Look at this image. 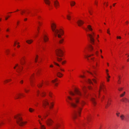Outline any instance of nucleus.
Masks as SVG:
<instances>
[{"label":"nucleus","instance_id":"f257e3e1","mask_svg":"<svg viewBox=\"0 0 129 129\" xmlns=\"http://www.w3.org/2000/svg\"><path fill=\"white\" fill-rule=\"evenodd\" d=\"M74 91V93L71 91L70 92V94L73 96L72 98L68 96V99L69 101H67L72 107L75 108L77 107V104L79 102V96H81V94L79 90L77 89H75Z\"/></svg>","mask_w":129,"mask_h":129},{"label":"nucleus","instance_id":"f03ea898","mask_svg":"<svg viewBox=\"0 0 129 129\" xmlns=\"http://www.w3.org/2000/svg\"><path fill=\"white\" fill-rule=\"evenodd\" d=\"M51 27L52 31L54 33L55 36L61 39L59 40V43L60 44H61L62 43L64 40L63 39H62L61 36L63 35V32L62 30L60 29L59 30L56 29V24L54 23H51Z\"/></svg>","mask_w":129,"mask_h":129},{"label":"nucleus","instance_id":"7ed1b4c3","mask_svg":"<svg viewBox=\"0 0 129 129\" xmlns=\"http://www.w3.org/2000/svg\"><path fill=\"white\" fill-rule=\"evenodd\" d=\"M56 54L57 56L56 57L57 61L58 62H60L62 60V58L59 57H61L63 55V51L60 49L58 48L55 51Z\"/></svg>","mask_w":129,"mask_h":129},{"label":"nucleus","instance_id":"20e7f679","mask_svg":"<svg viewBox=\"0 0 129 129\" xmlns=\"http://www.w3.org/2000/svg\"><path fill=\"white\" fill-rule=\"evenodd\" d=\"M82 109V108L80 107H78L76 109V110L73 115V117L74 119H75L78 115L80 116Z\"/></svg>","mask_w":129,"mask_h":129},{"label":"nucleus","instance_id":"39448f33","mask_svg":"<svg viewBox=\"0 0 129 129\" xmlns=\"http://www.w3.org/2000/svg\"><path fill=\"white\" fill-rule=\"evenodd\" d=\"M43 105L44 108H46V106H48L49 107L50 109H51L54 105L52 102L50 103V104L49 105V103L47 100H44L43 101Z\"/></svg>","mask_w":129,"mask_h":129},{"label":"nucleus","instance_id":"423d86ee","mask_svg":"<svg viewBox=\"0 0 129 129\" xmlns=\"http://www.w3.org/2000/svg\"><path fill=\"white\" fill-rule=\"evenodd\" d=\"M14 118L17 119L16 121L17 123L20 126H22L26 122H23L22 121V119L20 117L18 116H15Z\"/></svg>","mask_w":129,"mask_h":129},{"label":"nucleus","instance_id":"0eeeda50","mask_svg":"<svg viewBox=\"0 0 129 129\" xmlns=\"http://www.w3.org/2000/svg\"><path fill=\"white\" fill-rule=\"evenodd\" d=\"M87 36L89 38L90 43L92 44H94L95 39L94 37L95 34L94 33L92 32L91 34H88L87 35Z\"/></svg>","mask_w":129,"mask_h":129},{"label":"nucleus","instance_id":"6e6552de","mask_svg":"<svg viewBox=\"0 0 129 129\" xmlns=\"http://www.w3.org/2000/svg\"><path fill=\"white\" fill-rule=\"evenodd\" d=\"M16 67H17L16 70L17 72L19 73V75H20L21 74V72L23 69V67L21 66H18V64H17L16 65V66L14 67V69H15Z\"/></svg>","mask_w":129,"mask_h":129},{"label":"nucleus","instance_id":"1a4fd4ad","mask_svg":"<svg viewBox=\"0 0 129 129\" xmlns=\"http://www.w3.org/2000/svg\"><path fill=\"white\" fill-rule=\"evenodd\" d=\"M120 117L121 120L122 121H129V120L126 118L123 114H121L120 116Z\"/></svg>","mask_w":129,"mask_h":129},{"label":"nucleus","instance_id":"9d476101","mask_svg":"<svg viewBox=\"0 0 129 129\" xmlns=\"http://www.w3.org/2000/svg\"><path fill=\"white\" fill-rule=\"evenodd\" d=\"M87 72L91 74L95 78V79H93L92 80L94 83H96V79H97V78L95 76V75H96V74L95 71H93V73H91V72H89L88 71H87Z\"/></svg>","mask_w":129,"mask_h":129},{"label":"nucleus","instance_id":"9b49d317","mask_svg":"<svg viewBox=\"0 0 129 129\" xmlns=\"http://www.w3.org/2000/svg\"><path fill=\"white\" fill-rule=\"evenodd\" d=\"M53 122V121L50 118L48 119L46 121L47 125L48 126L51 125Z\"/></svg>","mask_w":129,"mask_h":129},{"label":"nucleus","instance_id":"f8f14e48","mask_svg":"<svg viewBox=\"0 0 129 129\" xmlns=\"http://www.w3.org/2000/svg\"><path fill=\"white\" fill-rule=\"evenodd\" d=\"M54 5L55 7L57 8L59 6V3L57 0H56L54 2Z\"/></svg>","mask_w":129,"mask_h":129},{"label":"nucleus","instance_id":"ddd939ff","mask_svg":"<svg viewBox=\"0 0 129 129\" xmlns=\"http://www.w3.org/2000/svg\"><path fill=\"white\" fill-rule=\"evenodd\" d=\"M21 95L22 96H24V95L22 94L21 93H17L16 94L15 96V99H19V98H20V96Z\"/></svg>","mask_w":129,"mask_h":129},{"label":"nucleus","instance_id":"4468645a","mask_svg":"<svg viewBox=\"0 0 129 129\" xmlns=\"http://www.w3.org/2000/svg\"><path fill=\"white\" fill-rule=\"evenodd\" d=\"M77 23H78V25L79 26H80L84 23V22L81 20H80L77 21Z\"/></svg>","mask_w":129,"mask_h":129},{"label":"nucleus","instance_id":"2eb2a0df","mask_svg":"<svg viewBox=\"0 0 129 129\" xmlns=\"http://www.w3.org/2000/svg\"><path fill=\"white\" fill-rule=\"evenodd\" d=\"M40 125V127L41 129H45L46 128L44 125L42 124L40 120H38Z\"/></svg>","mask_w":129,"mask_h":129},{"label":"nucleus","instance_id":"dca6fc26","mask_svg":"<svg viewBox=\"0 0 129 129\" xmlns=\"http://www.w3.org/2000/svg\"><path fill=\"white\" fill-rule=\"evenodd\" d=\"M20 63L21 64L23 65L25 63L24 59L23 58H22L20 60Z\"/></svg>","mask_w":129,"mask_h":129},{"label":"nucleus","instance_id":"f3484780","mask_svg":"<svg viewBox=\"0 0 129 129\" xmlns=\"http://www.w3.org/2000/svg\"><path fill=\"white\" fill-rule=\"evenodd\" d=\"M43 39L44 41L46 42L48 41V39L46 35H44V36Z\"/></svg>","mask_w":129,"mask_h":129},{"label":"nucleus","instance_id":"a211bd4d","mask_svg":"<svg viewBox=\"0 0 129 129\" xmlns=\"http://www.w3.org/2000/svg\"><path fill=\"white\" fill-rule=\"evenodd\" d=\"M45 3L49 6L50 4V1L49 0H44Z\"/></svg>","mask_w":129,"mask_h":129},{"label":"nucleus","instance_id":"6ab92c4d","mask_svg":"<svg viewBox=\"0 0 129 129\" xmlns=\"http://www.w3.org/2000/svg\"><path fill=\"white\" fill-rule=\"evenodd\" d=\"M122 101L126 103L127 102H129V100L125 98H124L122 99Z\"/></svg>","mask_w":129,"mask_h":129},{"label":"nucleus","instance_id":"aec40b11","mask_svg":"<svg viewBox=\"0 0 129 129\" xmlns=\"http://www.w3.org/2000/svg\"><path fill=\"white\" fill-rule=\"evenodd\" d=\"M91 101L94 105H95L96 104V103L95 102V99L93 98H92L91 99Z\"/></svg>","mask_w":129,"mask_h":129},{"label":"nucleus","instance_id":"412c9836","mask_svg":"<svg viewBox=\"0 0 129 129\" xmlns=\"http://www.w3.org/2000/svg\"><path fill=\"white\" fill-rule=\"evenodd\" d=\"M87 28L90 31H92V29L91 28V26L90 25H88L87 26Z\"/></svg>","mask_w":129,"mask_h":129},{"label":"nucleus","instance_id":"4be33fe9","mask_svg":"<svg viewBox=\"0 0 129 129\" xmlns=\"http://www.w3.org/2000/svg\"><path fill=\"white\" fill-rule=\"evenodd\" d=\"M33 40H28L26 41V42L27 43L30 44L31 43L33 42Z\"/></svg>","mask_w":129,"mask_h":129},{"label":"nucleus","instance_id":"5701e85b","mask_svg":"<svg viewBox=\"0 0 129 129\" xmlns=\"http://www.w3.org/2000/svg\"><path fill=\"white\" fill-rule=\"evenodd\" d=\"M57 75L58 77H61L62 76V74L60 72H58L57 73Z\"/></svg>","mask_w":129,"mask_h":129},{"label":"nucleus","instance_id":"b1692460","mask_svg":"<svg viewBox=\"0 0 129 129\" xmlns=\"http://www.w3.org/2000/svg\"><path fill=\"white\" fill-rule=\"evenodd\" d=\"M30 81L31 83V86H33V82L32 79V77H31L30 79Z\"/></svg>","mask_w":129,"mask_h":129},{"label":"nucleus","instance_id":"393cba45","mask_svg":"<svg viewBox=\"0 0 129 129\" xmlns=\"http://www.w3.org/2000/svg\"><path fill=\"white\" fill-rule=\"evenodd\" d=\"M45 93L43 92H42L41 93V95L42 97H44L45 95Z\"/></svg>","mask_w":129,"mask_h":129},{"label":"nucleus","instance_id":"a878e982","mask_svg":"<svg viewBox=\"0 0 129 129\" xmlns=\"http://www.w3.org/2000/svg\"><path fill=\"white\" fill-rule=\"evenodd\" d=\"M71 6H74L75 4V3L74 1H72L71 3Z\"/></svg>","mask_w":129,"mask_h":129},{"label":"nucleus","instance_id":"bb28decb","mask_svg":"<svg viewBox=\"0 0 129 129\" xmlns=\"http://www.w3.org/2000/svg\"><path fill=\"white\" fill-rule=\"evenodd\" d=\"M111 104V101H108L107 102V104L106 105V106L105 107L106 108H107V106H108V105H110Z\"/></svg>","mask_w":129,"mask_h":129},{"label":"nucleus","instance_id":"cd10ccee","mask_svg":"<svg viewBox=\"0 0 129 129\" xmlns=\"http://www.w3.org/2000/svg\"><path fill=\"white\" fill-rule=\"evenodd\" d=\"M29 110L30 112H32L33 111H34V109L31 108H30L29 109Z\"/></svg>","mask_w":129,"mask_h":129},{"label":"nucleus","instance_id":"c85d7f7f","mask_svg":"<svg viewBox=\"0 0 129 129\" xmlns=\"http://www.w3.org/2000/svg\"><path fill=\"white\" fill-rule=\"evenodd\" d=\"M83 106L85 104V102L83 101H82L80 103Z\"/></svg>","mask_w":129,"mask_h":129},{"label":"nucleus","instance_id":"c756f323","mask_svg":"<svg viewBox=\"0 0 129 129\" xmlns=\"http://www.w3.org/2000/svg\"><path fill=\"white\" fill-rule=\"evenodd\" d=\"M118 77L119 78V79L118 80V83L119 84H120L121 83V81H120V76H119Z\"/></svg>","mask_w":129,"mask_h":129},{"label":"nucleus","instance_id":"7c9ffc66","mask_svg":"<svg viewBox=\"0 0 129 129\" xmlns=\"http://www.w3.org/2000/svg\"><path fill=\"white\" fill-rule=\"evenodd\" d=\"M87 82L88 83H89V84H93L92 81H91V80H90V79H88V80H87Z\"/></svg>","mask_w":129,"mask_h":129},{"label":"nucleus","instance_id":"2f4dec72","mask_svg":"<svg viewBox=\"0 0 129 129\" xmlns=\"http://www.w3.org/2000/svg\"><path fill=\"white\" fill-rule=\"evenodd\" d=\"M38 86L39 88L41 87L42 86V83H40L38 85Z\"/></svg>","mask_w":129,"mask_h":129},{"label":"nucleus","instance_id":"473e14b6","mask_svg":"<svg viewBox=\"0 0 129 129\" xmlns=\"http://www.w3.org/2000/svg\"><path fill=\"white\" fill-rule=\"evenodd\" d=\"M67 19L69 20H70V19L71 17L69 15H67Z\"/></svg>","mask_w":129,"mask_h":129},{"label":"nucleus","instance_id":"72a5a7b5","mask_svg":"<svg viewBox=\"0 0 129 129\" xmlns=\"http://www.w3.org/2000/svg\"><path fill=\"white\" fill-rule=\"evenodd\" d=\"M103 85H101L100 86V89H103V90H104V88L103 87Z\"/></svg>","mask_w":129,"mask_h":129},{"label":"nucleus","instance_id":"f704fd0d","mask_svg":"<svg viewBox=\"0 0 129 129\" xmlns=\"http://www.w3.org/2000/svg\"><path fill=\"white\" fill-rule=\"evenodd\" d=\"M89 48L90 50H92L93 49V47L91 45H90Z\"/></svg>","mask_w":129,"mask_h":129},{"label":"nucleus","instance_id":"c9c22d12","mask_svg":"<svg viewBox=\"0 0 129 129\" xmlns=\"http://www.w3.org/2000/svg\"><path fill=\"white\" fill-rule=\"evenodd\" d=\"M125 92H124L122 94L120 95V96L121 97H122L125 94Z\"/></svg>","mask_w":129,"mask_h":129},{"label":"nucleus","instance_id":"e433bc0d","mask_svg":"<svg viewBox=\"0 0 129 129\" xmlns=\"http://www.w3.org/2000/svg\"><path fill=\"white\" fill-rule=\"evenodd\" d=\"M91 56V55H87V56H85V57L86 58H87V59L89 60V59L88 58V57H90Z\"/></svg>","mask_w":129,"mask_h":129},{"label":"nucleus","instance_id":"4c0bfd02","mask_svg":"<svg viewBox=\"0 0 129 129\" xmlns=\"http://www.w3.org/2000/svg\"><path fill=\"white\" fill-rule=\"evenodd\" d=\"M90 117L89 116H87V120L88 121H89L90 120Z\"/></svg>","mask_w":129,"mask_h":129},{"label":"nucleus","instance_id":"58836bf2","mask_svg":"<svg viewBox=\"0 0 129 129\" xmlns=\"http://www.w3.org/2000/svg\"><path fill=\"white\" fill-rule=\"evenodd\" d=\"M82 125L84 127H85V126L86 125V124L85 123H83L82 124Z\"/></svg>","mask_w":129,"mask_h":129},{"label":"nucleus","instance_id":"ea45409f","mask_svg":"<svg viewBox=\"0 0 129 129\" xmlns=\"http://www.w3.org/2000/svg\"><path fill=\"white\" fill-rule=\"evenodd\" d=\"M120 114V113L118 112L116 113V115L117 117H119V114Z\"/></svg>","mask_w":129,"mask_h":129},{"label":"nucleus","instance_id":"a19ab883","mask_svg":"<svg viewBox=\"0 0 129 129\" xmlns=\"http://www.w3.org/2000/svg\"><path fill=\"white\" fill-rule=\"evenodd\" d=\"M38 55H36V60H35V62H37V59H38Z\"/></svg>","mask_w":129,"mask_h":129},{"label":"nucleus","instance_id":"79ce46f5","mask_svg":"<svg viewBox=\"0 0 129 129\" xmlns=\"http://www.w3.org/2000/svg\"><path fill=\"white\" fill-rule=\"evenodd\" d=\"M57 80V79H56L54 80H53L52 81V82L53 83H54Z\"/></svg>","mask_w":129,"mask_h":129},{"label":"nucleus","instance_id":"37998d69","mask_svg":"<svg viewBox=\"0 0 129 129\" xmlns=\"http://www.w3.org/2000/svg\"><path fill=\"white\" fill-rule=\"evenodd\" d=\"M53 62L54 63V64H55V65H57V66H59V65L58 64H57V63H56V62Z\"/></svg>","mask_w":129,"mask_h":129},{"label":"nucleus","instance_id":"c03bdc74","mask_svg":"<svg viewBox=\"0 0 129 129\" xmlns=\"http://www.w3.org/2000/svg\"><path fill=\"white\" fill-rule=\"evenodd\" d=\"M58 126H56L54 127L53 129H57V128H58Z\"/></svg>","mask_w":129,"mask_h":129},{"label":"nucleus","instance_id":"a18cd8bd","mask_svg":"<svg viewBox=\"0 0 129 129\" xmlns=\"http://www.w3.org/2000/svg\"><path fill=\"white\" fill-rule=\"evenodd\" d=\"M9 52V50H8L6 52V54L7 55H8V54Z\"/></svg>","mask_w":129,"mask_h":129},{"label":"nucleus","instance_id":"49530a36","mask_svg":"<svg viewBox=\"0 0 129 129\" xmlns=\"http://www.w3.org/2000/svg\"><path fill=\"white\" fill-rule=\"evenodd\" d=\"M117 39H121V37L120 36H117Z\"/></svg>","mask_w":129,"mask_h":129},{"label":"nucleus","instance_id":"de8ad7c7","mask_svg":"<svg viewBox=\"0 0 129 129\" xmlns=\"http://www.w3.org/2000/svg\"><path fill=\"white\" fill-rule=\"evenodd\" d=\"M109 29H108L107 30V33L109 35H110V34L109 33Z\"/></svg>","mask_w":129,"mask_h":129},{"label":"nucleus","instance_id":"09e8293b","mask_svg":"<svg viewBox=\"0 0 129 129\" xmlns=\"http://www.w3.org/2000/svg\"><path fill=\"white\" fill-rule=\"evenodd\" d=\"M39 93H40V91H39L38 90L37 91V96H38L39 94Z\"/></svg>","mask_w":129,"mask_h":129},{"label":"nucleus","instance_id":"8fccbe9b","mask_svg":"<svg viewBox=\"0 0 129 129\" xmlns=\"http://www.w3.org/2000/svg\"><path fill=\"white\" fill-rule=\"evenodd\" d=\"M122 89H123V88H120L118 89V90L119 91H121L122 90Z\"/></svg>","mask_w":129,"mask_h":129},{"label":"nucleus","instance_id":"3c124183","mask_svg":"<svg viewBox=\"0 0 129 129\" xmlns=\"http://www.w3.org/2000/svg\"><path fill=\"white\" fill-rule=\"evenodd\" d=\"M94 58H91V60L93 61V62H94L95 61V60H94Z\"/></svg>","mask_w":129,"mask_h":129},{"label":"nucleus","instance_id":"603ef678","mask_svg":"<svg viewBox=\"0 0 129 129\" xmlns=\"http://www.w3.org/2000/svg\"><path fill=\"white\" fill-rule=\"evenodd\" d=\"M92 67L93 69H96V67H95V66L94 65H92Z\"/></svg>","mask_w":129,"mask_h":129},{"label":"nucleus","instance_id":"864d4df0","mask_svg":"<svg viewBox=\"0 0 129 129\" xmlns=\"http://www.w3.org/2000/svg\"><path fill=\"white\" fill-rule=\"evenodd\" d=\"M48 116V115L47 114H46L45 116H44V117L45 118L47 117Z\"/></svg>","mask_w":129,"mask_h":129},{"label":"nucleus","instance_id":"5fc2aeb1","mask_svg":"<svg viewBox=\"0 0 129 129\" xmlns=\"http://www.w3.org/2000/svg\"><path fill=\"white\" fill-rule=\"evenodd\" d=\"M20 82L21 83V84H23V80H21Z\"/></svg>","mask_w":129,"mask_h":129},{"label":"nucleus","instance_id":"6e6d98bb","mask_svg":"<svg viewBox=\"0 0 129 129\" xmlns=\"http://www.w3.org/2000/svg\"><path fill=\"white\" fill-rule=\"evenodd\" d=\"M9 81V80H6L5 81H4V82H5V83H7V82H8Z\"/></svg>","mask_w":129,"mask_h":129},{"label":"nucleus","instance_id":"4d7b16f0","mask_svg":"<svg viewBox=\"0 0 129 129\" xmlns=\"http://www.w3.org/2000/svg\"><path fill=\"white\" fill-rule=\"evenodd\" d=\"M80 77L81 78H84V77H85V76H82V75H80Z\"/></svg>","mask_w":129,"mask_h":129},{"label":"nucleus","instance_id":"13d9d810","mask_svg":"<svg viewBox=\"0 0 129 129\" xmlns=\"http://www.w3.org/2000/svg\"><path fill=\"white\" fill-rule=\"evenodd\" d=\"M107 74L108 77V78H110V76L109 75V74L108 73H107Z\"/></svg>","mask_w":129,"mask_h":129},{"label":"nucleus","instance_id":"bf43d9fd","mask_svg":"<svg viewBox=\"0 0 129 129\" xmlns=\"http://www.w3.org/2000/svg\"><path fill=\"white\" fill-rule=\"evenodd\" d=\"M66 62V61H62V64H63L65 62Z\"/></svg>","mask_w":129,"mask_h":129},{"label":"nucleus","instance_id":"052dcab7","mask_svg":"<svg viewBox=\"0 0 129 129\" xmlns=\"http://www.w3.org/2000/svg\"><path fill=\"white\" fill-rule=\"evenodd\" d=\"M95 53H96V55H98V51H96V52Z\"/></svg>","mask_w":129,"mask_h":129},{"label":"nucleus","instance_id":"680f3d73","mask_svg":"<svg viewBox=\"0 0 129 129\" xmlns=\"http://www.w3.org/2000/svg\"><path fill=\"white\" fill-rule=\"evenodd\" d=\"M38 117L40 118H41V116L40 115H38Z\"/></svg>","mask_w":129,"mask_h":129},{"label":"nucleus","instance_id":"e2e57ef3","mask_svg":"<svg viewBox=\"0 0 129 129\" xmlns=\"http://www.w3.org/2000/svg\"><path fill=\"white\" fill-rule=\"evenodd\" d=\"M24 13V12L23 11H22L21 13V14L22 15H23V13Z\"/></svg>","mask_w":129,"mask_h":129},{"label":"nucleus","instance_id":"0e129e2a","mask_svg":"<svg viewBox=\"0 0 129 129\" xmlns=\"http://www.w3.org/2000/svg\"><path fill=\"white\" fill-rule=\"evenodd\" d=\"M1 124H4V123L3 122H2L0 123V125H1Z\"/></svg>","mask_w":129,"mask_h":129},{"label":"nucleus","instance_id":"69168bd1","mask_svg":"<svg viewBox=\"0 0 129 129\" xmlns=\"http://www.w3.org/2000/svg\"><path fill=\"white\" fill-rule=\"evenodd\" d=\"M38 23L40 25H41V23L40 22H39V21H38Z\"/></svg>","mask_w":129,"mask_h":129},{"label":"nucleus","instance_id":"338daca9","mask_svg":"<svg viewBox=\"0 0 129 129\" xmlns=\"http://www.w3.org/2000/svg\"><path fill=\"white\" fill-rule=\"evenodd\" d=\"M49 96L50 97H52L51 95V94L50 93H49Z\"/></svg>","mask_w":129,"mask_h":129},{"label":"nucleus","instance_id":"774afa93","mask_svg":"<svg viewBox=\"0 0 129 129\" xmlns=\"http://www.w3.org/2000/svg\"><path fill=\"white\" fill-rule=\"evenodd\" d=\"M24 90L26 92H27L28 91V90H27L25 89Z\"/></svg>","mask_w":129,"mask_h":129}]
</instances>
